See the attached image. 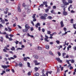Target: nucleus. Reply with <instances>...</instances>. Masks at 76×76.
I'll return each mask as SVG.
<instances>
[{
    "label": "nucleus",
    "mask_w": 76,
    "mask_h": 76,
    "mask_svg": "<svg viewBox=\"0 0 76 76\" xmlns=\"http://www.w3.org/2000/svg\"><path fill=\"white\" fill-rule=\"evenodd\" d=\"M22 6L23 7H24L25 8V9H28V8H29V5H26L24 3L22 4Z\"/></svg>",
    "instance_id": "nucleus-1"
},
{
    "label": "nucleus",
    "mask_w": 76,
    "mask_h": 76,
    "mask_svg": "<svg viewBox=\"0 0 76 76\" xmlns=\"http://www.w3.org/2000/svg\"><path fill=\"white\" fill-rule=\"evenodd\" d=\"M63 3L64 4V5H69V3L67 2L65 0H62Z\"/></svg>",
    "instance_id": "nucleus-2"
},
{
    "label": "nucleus",
    "mask_w": 76,
    "mask_h": 76,
    "mask_svg": "<svg viewBox=\"0 0 76 76\" xmlns=\"http://www.w3.org/2000/svg\"><path fill=\"white\" fill-rule=\"evenodd\" d=\"M1 67H2V68H6V69H7V68L8 67H10V65H1Z\"/></svg>",
    "instance_id": "nucleus-3"
},
{
    "label": "nucleus",
    "mask_w": 76,
    "mask_h": 76,
    "mask_svg": "<svg viewBox=\"0 0 76 76\" xmlns=\"http://www.w3.org/2000/svg\"><path fill=\"white\" fill-rule=\"evenodd\" d=\"M18 10L19 12H21V9H20V5H18Z\"/></svg>",
    "instance_id": "nucleus-4"
},
{
    "label": "nucleus",
    "mask_w": 76,
    "mask_h": 76,
    "mask_svg": "<svg viewBox=\"0 0 76 76\" xmlns=\"http://www.w3.org/2000/svg\"><path fill=\"white\" fill-rule=\"evenodd\" d=\"M45 41H47V42H48L49 41L48 40V39L49 38V37L48 36L45 35Z\"/></svg>",
    "instance_id": "nucleus-5"
},
{
    "label": "nucleus",
    "mask_w": 76,
    "mask_h": 76,
    "mask_svg": "<svg viewBox=\"0 0 76 76\" xmlns=\"http://www.w3.org/2000/svg\"><path fill=\"white\" fill-rule=\"evenodd\" d=\"M56 60H57L58 62H60V63H62V61L60 60V59L59 58H56Z\"/></svg>",
    "instance_id": "nucleus-6"
},
{
    "label": "nucleus",
    "mask_w": 76,
    "mask_h": 76,
    "mask_svg": "<svg viewBox=\"0 0 76 76\" xmlns=\"http://www.w3.org/2000/svg\"><path fill=\"white\" fill-rule=\"evenodd\" d=\"M28 29L26 28L22 30V32H26L27 33V32H28Z\"/></svg>",
    "instance_id": "nucleus-7"
},
{
    "label": "nucleus",
    "mask_w": 76,
    "mask_h": 76,
    "mask_svg": "<svg viewBox=\"0 0 76 76\" xmlns=\"http://www.w3.org/2000/svg\"><path fill=\"white\" fill-rule=\"evenodd\" d=\"M60 24L61 25V27L63 28L64 27V24H63V21H61L60 22Z\"/></svg>",
    "instance_id": "nucleus-8"
},
{
    "label": "nucleus",
    "mask_w": 76,
    "mask_h": 76,
    "mask_svg": "<svg viewBox=\"0 0 76 76\" xmlns=\"http://www.w3.org/2000/svg\"><path fill=\"white\" fill-rule=\"evenodd\" d=\"M63 14L65 16H66V15H67V12H66V11H64L63 12Z\"/></svg>",
    "instance_id": "nucleus-9"
},
{
    "label": "nucleus",
    "mask_w": 76,
    "mask_h": 76,
    "mask_svg": "<svg viewBox=\"0 0 76 76\" xmlns=\"http://www.w3.org/2000/svg\"><path fill=\"white\" fill-rule=\"evenodd\" d=\"M41 19H43L44 20H46L47 19V18L45 17L42 16L40 17Z\"/></svg>",
    "instance_id": "nucleus-10"
},
{
    "label": "nucleus",
    "mask_w": 76,
    "mask_h": 76,
    "mask_svg": "<svg viewBox=\"0 0 76 76\" xmlns=\"http://www.w3.org/2000/svg\"><path fill=\"white\" fill-rule=\"evenodd\" d=\"M29 28H30V27H29V26H28V24H26L25 26V28L26 29H29Z\"/></svg>",
    "instance_id": "nucleus-11"
},
{
    "label": "nucleus",
    "mask_w": 76,
    "mask_h": 76,
    "mask_svg": "<svg viewBox=\"0 0 76 76\" xmlns=\"http://www.w3.org/2000/svg\"><path fill=\"white\" fill-rule=\"evenodd\" d=\"M33 57L35 59H38V56L35 55L33 56Z\"/></svg>",
    "instance_id": "nucleus-12"
},
{
    "label": "nucleus",
    "mask_w": 76,
    "mask_h": 76,
    "mask_svg": "<svg viewBox=\"0 0 76 76\" xmlns=\"http://www.w3.org/2000/svg\"><path fill=\"white\" fill-rule=\"evenodd\" d=\"M66 55V53H62V57L64 58H66V57H64Z\"/></svg>",
    "instance_id": "nucleus-13"
},
{
    "label": "nucleus",
    "mask_w": 76,
    "mask_h": 76,
    "mask_svg": "<svg viewBox=\"0 0 76 76\" xmlns=\"http://www.w3.org/2000/svg\"><path fill=\"white\" fill-rule=\"evenodd\" d=\"M52 18V17L50 16H48L47 18V19L50 20H51Z\"/></svg>",
    "instance_id": "nucleus-14"
},
{
    "label": "nucleus",
    "mask_w": 76,
    "mask_h": 76,
    "mask_svg": "<svg viewBox=\"0 0 76 76\" xmlns=\"http://www.w3.org/2000/svg\"><path fill=\"white\" fill-rule=\"evenodd\" d=\"M18 66L20 67H23V64H22L20 62L19 64H18Z\"/></svg>",
    "instance_id": "nucleus-15"
},
{
    "label": "nucleus",
    "mask_w": 76,
    "mask_h": 76,
    "mask_svg": "<svg viewBox=\"0 0 76 76\" xmlns=\"http://www.w3.org/2000/svg\"><path fill=\"white\" fill-rule=\"evenodd\" d=\"M1 22V23H3V24H4L5 23V21L4 20H1L0 21Z\"/></svg>",
    "instance_id": "nucleus-16"
},
{
    "label": "nucleus",
    "mask_w": 76,
    "mask_h": 76,
    "mask_svg": "<svg viewBox=\"0 0 76 76\" xmlns=\"http://www.w3.org/2000/svg\"><path fill=\"white\" fill-rule=\"evenodd\" d=\"M72 5H70L68 9L69 11H70V8H71L72 9H73V8L72 7Z\"/></svg>",
    "instance_id": "nucleus-17"
},
{
    "label": "nucleus",
    "mask_w": 76,
    "mask_h": 76,
    "mask_svg": "<svg viewBox=\"0 0 76 76\" xmlns=\"http://www.w3.org/2000/svg\"><path fill=\"white\" fill-rule=\"evenodd\" d=\"M49 47H50L49 46V45H47L45 46L46 48V49H47L48 50V49H49Z\"/></svg>",
    "instance_id": "nucleus-18"
},
{
    "label": "nucleus",
    "mask_w": 76,
    "mask_h": 76,
    "mask_svg": "<svg viewBox=\"0 0 76 76\" xmlns=\"http://www.w3.org/2000/svg\"><path fill=\"white\" fill-rule=\"evenodd\" d=\"M8 29H9V32H10V31H12V30L11 29V28H10V26H8Z\"/></svg>",
    "instance_id": "nucleus-19"
},
{
    "label": "nucleus",
    "mask_w": 76,
    "mask_h": 76,
    "mask_svg": "<svg viewBox=\"0 0 76 76\" xmlns=\"http://www.w3.org/2000/svg\"><path fill=\"white\" fill-rule=\"evenodd\" d=\"M76 23H75V24H73V27L74 29H76Z\"/></svg>",
    "instance_id": "nucleus-20"
},
{
    "label": "nucleus",
    "mask_w": 76,
    "mask_h": 76,
    "mask_svg": "<svg viewBox=\"0 0 76 76\" xmlns=\"http://www.w3.org/2000/svg\"><path fill=\"white\" fill-rule=\"evenodd\" d=\"M11 50H12V51H14V50H15V48L14 47H12L11 48Z\"/></svg>",
    "instance_id": "nucleus-21"
},
{
    "label": "nucleus",
    "mask_w": 76,
    "mask_h": 76,
    "mask_svg": "<svg viewBox=\"0 0 76 76\" xmlns=\"http://www.w3.org/2000/svg\"><path fill=\"white\" fill-rule=\"evenodd\" d=\"M47 3H48V2L47 1L43 2V4H44V5L47 4Z\"/></svg>",
    "instance_id": "nucleus-22"
},
{
    "label": "nucleus",
    "mask_w": 76,
    "mask_h": 76,
    "mask_svg": "<svg viewBox=\"0 0 76 76\" xmlns=\"http://www.w3.org/2000/svg\"><path fill=\"white\" fill-rule=\"evenodd\" d=\"M74 72H73V75H75L76 72V68H75L74 70Z\"/></svg>",
    "instance_id": "nucleus-23"
},
{
    "label": "nucleus",
    "mask_w": 76,
    "mask_h": 76,
    "mask_svg": "<svg viewBox=\"0 0 76 76\" xmlns=\"http://www.w3.org/2000/svg\"><path fill=\"white\" fill-rule=\"evenodd\" d=\"M37 49L38 50H42V48L39 46H38L37 47Z\"/></svg>",
    "instance_id": "nucleus-24"
},
{
    "label": "nucleus",
    "mask_w": 76,
    "mask_h": 76,
    "mask_svg": "<svg viewBox=\"0 0 76 76\" xmlns=\"http://www.w3.org/2000/svg\"><path fill=\"white\" fill-rule=\"evenodd\" d=\"M34 70H35V72H37V71H38V68L37 67H35L34 68Z\"/></svg>",
    "instance_id": "nucleus-25"
},
{
    "label": "nucleus",
    "mask_w": 76,
    "mask_h": 76,
    "mask_svg": "<svg viewBox=\"0 0 76 76\" xmlns=\"http://www.w3.org/2000/svg\"><path fill=\"white\" fill-rule=\"evenodd\" d=\"M23 60L24 61H27V58L26 57H24L23 58Z\"/></svg>",
    "instance_id": "nucleus-26"
},
{
    "label": "nucleus",
    "mask_w": 76,
    "mask_h": 76,
    "mask_svg": "<svg viewBox=\"0 0 76 76\" xmlns=\"http://www.w3.org/2000/svg\"><path fill=\"white\" fill-rule=\"evenodd\" d=\"M39 7H41V8H42L43 7H44V5L43 4H41L40 5H39Z\"/></svg>",
    "instance_id": "nucleus-27"
},
{
    "label": "nucleus",
    "mask_w": 76,
    "mask_h": 76,
    "mask_svg": "<svg viewBox=\"0 0 76 76\" xmlns=\"http://www.w3.org/2000/svg\"><path fill=\"white\" fill-rule=\"evenodd\" d=\"M0 38L1 39H0V41H1V42H3V37H0Z\"/></svg>",
    "instance_id": "nucleus-28"
},
{
    "label": "nucleus",
    "mask_w": 76,
    "mask_h": 76,
    "mask_svg": "<svg viewBox=\"0 0 76 76\" xmlns=\"http://www.w3.org/2000/svg\"><path fill=\"white\" fill-rule=\"evenodd\" d=\"M28 66V67L31 68V66H30V63L29 62H27V63Z\"/></svg>",
    "instance_id": "nucleus-29"
},
{
    "label": "nucleus",
    "mask_w": 76,
    "mask_h": 76,
    "mask_svg": "<svg viewBox=\"0 0 76 76\" xmlns=\"http://www.w3.org/2000/svg\"><path fill=\"white\" fill-rule=\"evenodd\" d=\"M46 74L47 76H48V73H46ZM41 76H46V75L44 74H43L42 75H41Z\"/></svg>",
    "instance_id": "nucleus-30"
},
{
    "label": "nucleus",
    "mask_w": 76,
    "mask_h": 76,
    "mask_svg": "<svg viewBox=\"0 0 76 76\" xmlns=\"http://www.w3.org/2000/svg\"><path fill=\"white\" fill-rule=\"evenodd\" d=\"M67 34V32H65L64 33L62 34V36H64L66 35V34Z\"/></svg>",
    "instance_id": "nucleus-31"
},
{
    "label": "nucleus",
    "mask_w": 76,
    "mask_h": 76,
    "mask_svg": "<svg viewBox=\"0 0 76 76\" xmlns=\"http://www.w3.org/2000/svg\"><path fill=\"white\" fill-rule=\"evenodd\" d=\"M49 53L50 54V55H51V56H53V53L52 52H51V51H49Z\"/></svg>",
    "instance_id": "nucleus-32"
},
{
    "label": "nucleus",
    "mask_w": 76,
    "mask_h": 76,
    "mask_svg": "<svg viewBox=\"0 0 76 76\" xmlns=\"http://www.w3.org/2000/svg\"><path fill=\"white\" fill-rule=\"evenodd\" d=\"M31 73H32V72H29L27 74V75L28 76H30V75H31Z\"/></svg>",
    "instance_id": "nucleus-33"
},
{
    "label": "nucleus",
    "mask_w": 76,
    "mask_h": 76,
    "mask_svg": "<svg viewBox=\"0 0 76 76\" xmlns=\"http://www.w3.org/2000/svg\"><path fill=\"white\" fill-rule=\"evenodd\" d=\"M56 42L58 44H60V41L57 40L56 41Z\"/></svg>",
    "instance_id": "nucleus-34"
},
{
    "label": "nucleus",
    "mask_w": 76,
    "mask_h": 76,
    "mask_svg": "<svg viewBox=\"0 0 76 76\" xmlns=\"http://www.w3.org/2000/svg\"><path fill=\"white\" fill-rule=\"evenodd\" d=\"M49 11V9H46L45 10V12L46 13H47Z\"/></svg>",
    "instance_id": "nucleus-35"
},
{
    "label": "nucleus",
    "mask_w": 76,
    "mask_h": 76,
    "mask_svg": "<svg viewBox=\"0 0 76 76\" xmlns=\"http://www.w3.org/2000/svg\"><path fill=\"white\" fill-rule=\"evenodd\" d=\"M23 50V48H17V49L16 50Z\"/></svg>",
    "instance_id": "nucleus-36"
},
{
    "label": "nucleus",
    "mask_w": 76,
    "mask_h": 76,
    "mask_svg": "<svg viewBox=\"0 0 76 76\" xmlns=\"http://www.w3.org/2000/svg\"><path fill=\"white\" fill-rule=\"evenodd\" d=\"M73 1L71 0H69L68 2L69 3H72Z\"/></svg>",
    "instance_id": "nucleus-37"
},
{
    "label": "nucleus",
    "mask_w": 76,
    "mask_h": 76,
    "mask_svg": "<svg viewBox=\"0 0 76 76\" xmlns=\"http://www.w3.org/2000/svg\"><path fill=\"white\" fill-rule=\"evenodd\" d=\"M43 15L44 16V17L45 18V17H47V16H48V15L47 14H43Z\"/></svg>",
    "instance_id": "nucleus-38"
},
{
    "label": "nucleus",
    "mask_w": 76,
    "mask_h": 76,
    "mask_svg": "<svg viewBox=\"0 0 76 76\" xmlns=\"http://www.w3.org/2000/svg\"><path fill=\"white\" fill-rule=\"evenodd\" d=\"M36 15V14H34L33 15V19H35V16Z\"/></svg>",
    "instance_id": "nucleus-39"
},
{
    "label": "nucleus",
    "mask_w": 76,
    "mask_h": 76,
    "mask_svg": "<svg viewBox=\"0 0 76 76\" xmlns=\"http://www.w3.org/2000/svg\"><path fill=\"white\" fill-rule=\"evenodd\" d=\"M47 34H51V31H47Z\"/></svg>",
    "instance_id": "nucleus-40"
},
{
    "label": "nucleus",
    "mask_w": 76,
    "mask_h": 76,
    "mask_svg": "<svg viewBox=\"0 0 76 76\" xmlns=\"http://www.w3.org/2000/svg\"><path fill=\"white\" fill-rule=\"evenodd\" d=\"M8 39H9V40L10 41H11L13 40V39H12V38L11 37L9 38H8Z\"/></svg>",
    "instance_id": "nucleus-41"
},
{
    "label": "nucleus",
    "mask_w": 76,
    "mask_h": 76,
    "mask_svg": "<svg viewBox=\"0 0 76 76\" xmlns=\"http://www.w3.org/2000/svg\"><path fill=\"white\" fill-rule=\"evenodd\" d=\"M71 23H73V19H71Z\"/></svg>",
    "instance_id": "nucleus-42"
},
{
    "label": "nucleus",
    "mask_w": 76,
    "mask_h": 76,
    "mask_svg": "<svg viewBox=\"0 0 76 76\" xmlns=\"http://www.w3.org/2000/svg\"><path fill=\"white\" fill-rule=\"evenodd\" d=\"M71 63H75V61L73 60V59L71 60Z\"/></svg>",
    "instance_id": "nucleus-43"
},
{
    "label": "nucleus",
    "mask_w": 76,
    "mask_h": 76,
    "mask_svg": "<svg viewBox=\"0 0 76 76\" xmlns=\"http://www.w3.org/2000/svg\"><path fill=\"white\" fill-rule=\"evenodd\" d=\"M64 30L65 32H66V31H67V29L66 28L64 27Z\"/></svg>",
    "instance_id": "nucleus-44"
},
{
    "label": "nucleus",
    "mask_w": 76,
    "mask_h": 76,
    "mask_svg": "<svg viewBox=\"0 0 76 76\" xmlns=\"http://www.w3.org/2000/svg\"><path fill=\"white\" fill-rule=\"evenodd\" d=\"M58 54L59 56H61V53H60V52H58Z\"/></svg>",
    "instance_id": "nucleus-45"
},
{
    "label": "nucleus",
    "mask_w": 76,
    "mask_h": 76,
    "mask_svg": "<svg viewBox=\"0 0 76 76\" xmlns=\"http://www.w3.org/2000/svg\"><path fill=\"white\" fill-rule=\"evenodd\" d=\"M35 76H39V74L38 73H37L35 74Z\"/></svg>",
    "instance_id": "nucleus-46"
},
{
    "label": "nucleus",
    "mask_w": 76,
    "mask_h": 76,
    "mask_svg": "<svg viewBox=\"0 0 76 76\" xmlns=\"http://www.w3.org/2000/svg\"><path fill=\"white\" fill-rule=\"evenodd\" d=\"M53 9H56V6H54L53 7Z\"/></svg>",
    "instance_id": "nucleus-47"
},
{
    "label": "nucleus",
    "mask_w": 76,
    "mask_h": 76,
    "mask_svg": "<svg viewBox=\"0 0 76 76\" xmlns=\"http://www.w3.org/2000/svg\"><path fill=\"white\" fill-rule=\"evenodd\" d=\"M10 69H7L6 70V72H10Z\"/></svg>",
    "instance_id": "nucleus-48"
},
{
    "label": "nucleus",
    "mask_w": 76,
    "mask_h": 76,
    "mask_svg": "<svg viewBox=\"0 0 76 76\" xmlns=\"http://www.w3.org/2000/svg\"><path fill=\"white\" fill-rule=\"evenodd\" d=\"M40 64V63H35V65H39V64Z\"/></svg>",
    "instance_id": "nucleus-49"
},
{
    "label": "nucleus",
    "mask_w": 76,
    "mask_h": 76,
    "mask_svg": "<svg viewBox=\"0 0 76 76\" xmlns=\"http://www.w3.org/2000/svg\"><path fill=\"white\" fill-rule=\"evenodd\" d=\"M71 66H72V64H69V65L68 66V68H69V67H71Z\"/></svg>",
    "instance_id": "nucleus-50"
},
{
    "label": "nucleus",
    "mask_w": 76,
    "mask_h": 76,
    "mask_svg": "<svg viewBox=\"0 0 76 76\" xmlns=\"http://www.w3.org/2000/svg\"><path fill=\"white\" fill-rule=\"evenodd\" d=\"M31 12V10H28L27 11V13H30V12Z\"/></svg>",
    "instance_id": "nucleus-51"
},
{
    "label": "nucleus",
    "mask_w": 76,
    "mask_h": 76,
    "mask_svg": "<svg viewBox=\"0 0 76 76\" xmlns=\"http://www.w3.org/2000/svg\"><path fill=\"white\" fill-rule=\"evenodd\" d=\"M15 42L16 44H18V42H19V41H17L16 42Z\"/></svg>",
    "instance_id": "nucleus-52"
},
{
    "label": "nucleus",
    "mask_w": 76,
    "mask_h": 76,
    "mask_svg": "<svg viewBox=\"0 0 76 76\" xmlns=\"http://www.w3.org/2000/svg\"><path fill=\"white\" fill-rule=\"evenodd\" d=\"M42 31L43 32H45V29L44 28H42Z\"/></svg>",
    "instance_id": "nucleus-53"
},
{
    "label": "nucleus",
    "mask_w": 76,
    "mask_h": 76,
    "mask_svg": "<svg viewBox=\"0 0 76 76\" xmlns=\"http://www.w3.org/2000/svg\"><path fill=\"white\" fill-rule=\"evenodd\" d=\"M2 27H3V25L1 24H0V28H2Z\"/></svg>",
    "instance_id": "nucleus-54"
},
{
    "label": "nucleus",
    "mask_w": 76,
    "mask_h": 76,
    "mask_svg": "<svg viewBox=\"0 0 76 76\" xmlns=\"http://www.w3.org/2000/svg\"><path fill=\"white\" fill-rule=\"evenodd\" d=\"M30 30L31 31H32L34 30V29H33V27H31L30 28Z\"/></svg>",
    "instance_id": "nucleus-55"
},
{
    "label": "nucleus",
    "mask_w": 76,
    "mask_h": 76,
    "mask_svg": "<svg viewBox=\"0 0 76 76\" xmlns=\"http://www.w3.org/2000/svg\"><path fill=\"white\" fill-rule=\"evenodd\" d=\"M54 43L53 42H50V45H52V44H53Z\"/></svg>",
    "instance_id": "nucleus-56"
},
{
    "label": "nucleus",
    "mask_w": 76,
    "mask_h": 76,
    "mask_svg": "<svg viewBox=\"0 0 76 76\" xmlns=\"http://www.w3.org/2000/svg\"><path fill=\"white\" fill-rule=\"evenodd\" d=\"M4 14H7V11H4Z\"/></svg>",
    "instance_id": "nucleus-57"
},
{
    "label": "nucleus",
    "mask_w": 76,
    "mask_h": 76,
    "mask_svg": "<svg viewBox=\"0 0 76 76\" xmlns=\"http://www.w3.org/2000/svg\"><path fill=\"white\" fill-rule=\"evenodd\" d=\"M37 25L38 26H40V23H37Z\"/></svg>",
    "instance_id": "nucleus-58"
},
{
    "label": "nucleus",
    "mask_w": 76,
    "mask_h": 76,
    "mask_svg": "<svg viewBox=\"0 0 76 76\" xmlns=\"http://www.w3.org/2000/svg\"><path fill=\"white\" fill-rule=\"evenodd\" d=\"M73 69V68L72 66H70L69 68L70 70H71V69Z\"/></svg>",
    "instance_id": "nucleus-59"
},
{
    "label": "nucleus",
    "mask_w": 76,
    "mask_h": 76,
    "mask_svg": "<svg viewBox=\"0 0 76 76\" xmlns=\"http://www.w3.org/2000/svg\"><path fill=\"white\" fill-rule=\"evenodd\" d=\"M5 10H6V11L7 12L8 11H9V9L8 8H6L5 9Z\"/></svg>",
    "instance_id": "nucleus-60"
},
{
    "label": "nucleus",
    "mask_w": 76,
    "mask_h": 76,
    "mask_svg": "<svg viewBox=\"0 0 76 76\" xmlns=\"http://www.w3.org/2000/svg\"><path fill=\"white\" fill-rule=\"evenodd\" d=\"M6 2L7 3H9V0H7L6 1Z\"/></svg>",
    "instance_id": "nucleus-61"
},
{
    "label": "nucleus",
    "mask_w": 76,
    "mask_h": 76,
    "mask_svg": "<svg viewBox=\"0 0 76 76\" xmlns=\"http://www.w3.org/2000/svg\"><path fill=\"white\" fill-rule=\"evenodd\" d=\"M42 74H44V69H42Z\"/></svg>",
    "instance_id": "nucleus-62"
},
{
    "label": "nucleus",
    "mask_w": 76,
    "mask_h": 76,
    "mask_svg": "<svg viewBox=\"0 0 76 76\" xmlns=\"http://www.w3.org/2000/svg\"><path fill=\"white\" fill-rule=\"evenodd\" d=\"M27 36L28 37H30V36H31V35H30V34H29L28 33L27 34Z\"/></svg>",
    "instance_id": "nucleus-63"
},
{
    "label": "nucleus",
    "mask_w": 76,
    "mask_h": 76,
    "mask_svg": "<svg viewBox=\"0 0 76 76\" xmlns=\"http://www.w3.org/2000/svg\"><path fill=\"white\" fill-rule=\"evenodd\" d=\"M73 49H74V50H75V51H76V46L74 47H73Z\"/></svg>",
    "instance_id": "nucleus-64"
}]
</instances>
